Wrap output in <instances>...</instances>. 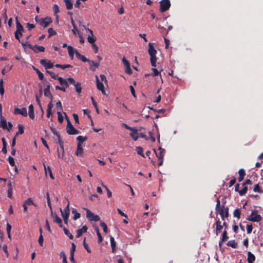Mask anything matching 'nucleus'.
<instances>
[{"label": "nucleus", "mask_w": 263, "mask_h": 263, "mask_svg": "<svg viewBox=\"0 0 263 263\" xmlns=\"http://www.w3.org/2000/svg\"><path fill=\"white\" fill-rule=\"evenodd\" d=\"M148 53L149 55L151 56L150 60H151V65L153 67H155L156 66V61H157V58L156 56V54L157 53V51L154 48L153 44L151 43H149L148 44Z\"/></svg>", "instance_id": "1"}, {"label": "nucleus", "mask_w": 263, "mask_h": 263, "mask_svg": "<svg viewBox=\"0 0 263 263\" xmlns=\"http://www.w3.org/2000/svg\"><path fill=\"white\" fill-rule=\"evenodd\" d=\"M257 211L254 210L252 211L251 214L247 218V220L252 222H259L262 218L261 216L257 214Z\"/></svg>", "instance_id": "2"}, {"label": "nucleus", "mask_w": 263, "mask_h": 263, "mask_svg": "<svg viewBox=\"0 0 263 263\" xmlns=\"http://www.w3.org/2000/svg\"><path fill=\"white\" fill-rule=\"evenodd\" d=\"M67 124L66 126V132L68 134L70 135H77L80 133V131L76 129L71 124L69 119H67Z\"/></svg>", "instance_id": "3"}, {"label": "nucleus", "mask_w": 263, "mask_h": 263, "mask_svg": "<svg viewBox=\"0 0 263 263\" xmlns=\"http://www.w3.org/2000/svg\"><path fill=\"white\" fill-rule=\"evenodd\" d=\"M60 211L61 212V215L63 218L64 223L67 224L68 219L70 213L69 202H68L67 206L64 208V210H62V209H60Z\"/></svg>", "instance_id": "4"}, {"label": "nucleus", "mask_w": 263, "mask_h": 263, "mask_svg": "<svg viewBox=\"0 0 263 263\" xmlns=\"http://www.w3.org/2000/svg\"><path fill=\"white\" fill-rule=\"evenodd\" d=\"M122 126L125 127L126 129H129L132 131L131 133H130V136L133 138V139L135 141H137L138 140L139 136L138 130L137 129L131 127L125 123H123Z\"/></svg>", "instance_id": "5"}, {"label": "nucleus", "mask_w": 263, "mask_h": 263, "mask_svg": "<svg viewBox=\"0 0 263 263\" xmlns=\"http://www.w3.org/2000/svg\"><path fill=\"white\" fill-rule=\"evenodd\" d=\"M160 11L162 12H165L169 9L171 6L170 0H162L160 2Z\"/></svg>", "instance_id": "6"}, {"label": "nucleus", "mask_w": 263, "mask_h": 263, "mask_svg": "<svg viewBox=\"0 0 263 263\" xmlns=\"http://www.w3.org/2000/svg\"><path fill=\"white\" fill-rule=\"evenodd\" d=\"M86 217L88 218L89 221H98L100 220V217L98 215H95L88 209H86Z\"/></svg>", "instance_id": "7"}, {"label": "nucleus", "mask_w": 263, "mask_h": 263, "mask_svg": "<svg viewBox=\"0 0 263 263\" xmlns=\"http://www.w3.org/2000/svg\"><path fill=\"white\" fill-rule=\"evenodd\" d=\"M52 20L50 17H46L39 20L38 23L44 28L47 27L51 23Z\"/></svg>", "instance_id": "8"}, {"label": "nucleus", "mask_w": 263, "mask_h": 263, "mask_svg": "<svg viewBox=\"0 0 263 263\" xmlns=\"http://www.w3.org/2000/svg\"><path fill=\"white\" fill-rule=\"evenodd\" d=\"M40 63L44 66L46 69L52 68L53 67V63H51L50 61H47L45 59L41 60Z\"/></svg>", "instance_id": "9"}, {"label": "nucleus", "mask_w": 263, "mask_h": 263, "mask_svg": "<svg viewBox=\"0 0 263 263\" xmlns=\"http://www.w3.org/2000/svg\"><path fill=\"white\" fill-rule=\"evenodd\" d=\"M96 82H97V89L100 90L102 93L104 95L105 94V90L104 89V86L103 84L100 82L99 78L97 76H96Z\"/></svg>", "instance_id": "10"}, {"label": "nucleus", "mask_w": 263, "mask_h": 263, "mask_svg": "<svg viewBox=\"0 0 263 263\" xmlns=\"http://www.w3.org/2000/svg\"><path fill=\"white\" fill-rule=\"evenodd\" d=\"M50 84L49 82H46V88L44 89V95L46 97H49L52 101L53 96L50 91Z\"/></svg>", "instance_id": "11"}, {"label": "nucleus", "mask_w": 263, "mask_h": 263, "mask_svg": "<svg viewBox=\"0 0 263 263\" xmlns=\"http://www.w3.org/2000/svg\"><path fill=\"white\" fill-rule=\"evenodd\" d=\"M16 20V30L15 32L17 33H19L21 36L23 35V31H24L23 26L21 25L20 22L18 21L17 17L15 18Z\"/></svg>", "instance_id": "12"}, {"label": "nucleus", "mask_w": 263, "mask_h": 263, "mask_svg": "<svg viewBox=\"0 0 263 263\" xmlns=\"http://www.w3.org/2000/svg\"><path fill=\"white\" fill-rule=\"evenodd\" d=\"M51 215L53 218V222L59 224V227L62 228L63 227V225L62 224V219L57 215L56 213L53 214V212H52Z\"/></svg>", "instance_id": "13"}, {"label": "nucleus", "mask_w": 263, "mask_h": 263, "mask_svg": "<svg viewBox=\"0 0 263 263\" xmlns=\"http://www.w3.org/2000/svg\"><path fill=\"white\" fill-rule=\"evenodd\" d=\"M215 224L216 226L215 234L216 235H218L221 232V230L223 228V226H222L221 222L219 219L216 220Z\"/></svg>", "instance_id": "14"}, {"label": "nucleus", "mask_w": 263, "mask_h": 263, "mask_svg": "<svg viewBox=\"0 0 263 263\" xmlns=\"http://www.w3.org/2000/svg\"><path fill=\"white\" fill-rule=\"evenodd\" d=\"M87 227L85 225L83 226L82 228L78 229L77 231L76 237L79 238L84 233L87 232Z\"/></svg>", "instance_id": "15"}, {"label": "nucleus", "mask_w": 263, "mask_h": 263, "mask_svg": "<svg viewBox=\"0 0 263 263\" xmlns=\"http://www.w3.org/2000/svg\"><path fill=\"white\" fill-rule=\"evenodd\" d=\"M74 53L76 54V55L77 58L81 60H82L83 62H88L89 63H90V60L87 59L86 57H85L84 55H81L77 50H75Z\"/></svg>", "instance_id": "16"}, {"label": "nucleus", "mask_w": 263, "mask_h": 263, "mask_svg": "<svg viewBox=\"0 0 263 263\" xmlns=\"http://www.w3.org/2000/svg\"><path fill=\"white\" fill-rule=\"evenodd\" d=\"M45 162V160H43V166H44V171L45 172V174L47 175V173H48L50 178L52 179H54V177H53V175H52L51 169L50 167L49 166L46 167Z\"/></svg>", "instance_id": "17"}, {"label": "nucleus", "mask_w": 263, "mask_h": 263, "mask_svg": "<svg viewBox=\"0 0 263 263\" xmlns=\"http://www.w3.org/2000/svg\"><path fill=\"white\" fill-rule=\"evenodd\" d=\"M45 48L43 46H39L35 45L32 46V50H33L35 53H37L38 52H43L45 51Z\"/></svg>", "instance_id": "18"}, {"label": "nucleus", "mask_w": 263, "mask_h": 263, "mask_svg": "<svg viewBox=\"0 0 263 263\" xmlns=\"http://www.w3.org/2000/svg\"><path fill=\"white\" fill-rule=\"evenodd\" d=\"M0 127H2L3 129H5L6 128H7L6 120L2 115L0 116Z\"/></svg>", "instance_id": "19"}, {"label": "nucleus", "mask_w": 263, "mask_h": 263, "mask_svg": "<svg viewBox=\"0 0 263 263\" xmlns=\"http://www.w3.org/2000/svg\"><path fill=\"white\" fill-rule=\"evenodd\" d=\"M88 31H89L91 36L89 35L87 37L88 42L91 44H95V42L96 41V37L93 35V32L91 30L89 29V28L87 29Z\"/></svg>", "instance_id": "20"}, {"label": "nucleus", "mask_w": 263, "mask_h": 263, "mask_svg": "<svg viewBox=\"0 0 263 263\" xmlns=\"http://www.w3.org/2000/svg\"><path fill=\"white\" fill-rule=\"evenodd\" d=\"M248 258L247 260L248 263H253L255 260V256L251 252H248L247 253Z\"/></svg>", "instance_id": "21"}, {"label": "nucleus", "mask_w": 263, "mask_h": 263, "mask_svg": "<svg viewBox=\"0 0 263 263\" xmlns=\"http://www.w3.org/2000/svg\"><path fill=\"white\" fill-rule=\"evenodd\" d=\"M238 174H239L238 181H239V182H241L243 180L244 177L246 175V172H245V170L243 168H240L238 171Z\"/></svg>", "instance_id": "22"}, {"label": "nucleus", "mask_w": 263, "mask_h": 263, "mask_svg": "<svg viewBox=\"0 0 263 263\" xmlns=\"http://www.w3.org/2000/svg\"><path fill=\"white\" fill-rule=\"evenodd\" d=\"M83 152V148L82 144H77V151L75 153L76 155L77 156H82Z\"/></svg>", "instance_id": "23"}, {"label": "nucleus", "mask_w": 263, "mask_h": 263, "mask_svg": "<svg viewBox=\"0 0 263 263\" xmlns=\"http://www.w3.org/2000/svg\"><path fill=\"white\" fill-rule=\"evenodd\" d=\"M229 237L227 236V230H224L222 235V238L221 240L219 241V245L220 246L222 242H224L228 240Z\"/></svg>", "instance_id": "24"}, {"label": "nucleus", "mask_w": 263, "mask_h": 263, "mask_svg": "<svg viewBox=\"0 0 263 263\" xmlns=\"http://www.w3.org/2000/svg\"><path fill=\"white\" fill-rule=\"evenodd\" d=\"M28 115L29 117L33 119L34 118V107L32 104H30L29 106V112Z\"/></svg>", "instance_id": "25"}, {"label": "nucleus", "mask_w": 263, "mask_h": 263, "mask_svg": "<svg viewBox=\"0 0 263 263\" xmlns=\"http://www.w3.org/2000/svg\"><path fill=\"white\" fill-rule=\"evenodd\" d=\"M76 49H74L72 46H68V52L69 57L71 59H73L74 53Z\"/></svg>", "instance_id": "26"}, {"label": "nucleus", "mask_w": 263, "mask_h": 263, "mask_svg": "<svg viewBox=\"0 0 263 263\" xmlns=\"http://www.w3.org/2000/svg\"><path fill=\"white\" fill-rule=\"evenodd\" d=\"M57 152L58 158L63 159L64 157V148H63V149L60 148V149L59 148H58Z\"/></svg>", "instance_id": "27"}, {"label": "nucleus", "mask_w": 263, "mask_h": 263, "mask_svg": "<svg viewBox=\"0 0 263 263\" xmlns=\"http://www.w3.org/2000/svg\"><path fill=\"white\" fill-rule=\"evenodd\" d=\"M227 245L231 247L232 248L235 249L237 247V243L235 240H231L228 242Z\"/></svg>", "instance_id": "28"}, {"label": "nucleus", "mask_w": 263, "mask_h": 263, "mask_svg": "<svg viewBox=\"0 0 263 263\" xmlns=\"http://www.w3.org/2000/svg\"><path fill=\"white\" fill-rule=\"evenodd\" d=\"M110 245L112 249V252L115 253L116 251V242L113 237L111 236L110 238Z\"/></svg>", "instance_id": "29"}, {"label": "nucleus", "mask_w": 263, "mask_h": 263, "mask_svg": "<svg viewBox=\"0 0 263 263\" xmlns=\"http://www.w3.org/2000/svg\"><path fill=\"white\" fill-rule=\"evenodd\" d=\"M72 213L74 214L73 219L74 220L78 219L81 216L80 213H78L76 209H72Z\"/></svg>", "instance_id": "30"}, {"label": "nucleus", "mask_w": 263, "mask_h": 263, "mask_svg": "<svg viewBox=\"0 0 263 263\" xmlns=\"http://www.w3.org/2000/svg\"><path fill=\"white\" fill-rule=\"evenodd\" d=\"M57 79L59 81L61 85H64L66 86H68V82L65 79H64L62 77H57Z\"/></svg>", "instance_id": "31"}, {"label": "nucleus", "mask_w": 263, "mask_h": 263, "mask_svg": "<svg viewBox=\"0 0 263 263\" xmlns=\"http://www.w3.org/2000/svg\"><path fill=\"white\" fill-rule=\"evenodd\" d=\"M32 68L37 74L39 79L40 80H43V79H44L43 74L38 69L36 68L35 67L33 66Z\"/></svg>", "instance_id": "32"}, {"label": "nucleus", "mask_w": 263, "mask_h": 263, "mask_svg": "<svg viewBox=\"0 0 263 263\" xmlns=\"http://www.w3.org/2000/svg\"><path fill=\"white\" fill-rule=\"evenodd\" d=\"M95 230L96 231V233H97V235L98 236V243H100L102 242V240H103V238H102V237L101 236V234L99 231V228L98 227H96L95 228Z\"/></svg>", "instance_id": "33"}, {"label": "nucleus", "mask_w": 263, "mask_h": 263, "mask_svg": "<svg viewBox=\"0 0 263 263\" xmlns=\"http://www.w3.org/2000/svg\"><path fill=\"white\" fill-rule=\"evenodd\" d=\"M65 3L66 9L68 10H71L72 9V3L71 0H64Z\"/></svg>", "instance_id": "34"}, {"label": "nucleus", "mask_w": 263, "mask_h": 263, "mask_svg": "<svg viewBox=\"0 0 263 263\" xmlns=\"http://www.w3.org/2000/svg\"><path fill=\"white\" fill-rule=\"evenodd\" d=\"M76 91L78 93H80L82 91L81 84L79 82H77L74 85Z\"/></svg>", "instance_id": "35"}, {"label": "nucleus", "mask_w": 263, "mask_h": 263, "mask_svg": "<svg viewBox=\"0 0 263 263\" xmlns=\"http://www.w3.org/2000/svg\"><path fill=\"white\" fill-rule=\"evenodd\" d=\"M241 211L239 209H237L233 212V216L239 219L240 218Z\"/></svg>", "instance_id": "36"}, {"label": "nucleus", "mask_w": 263, "mask_h": 263, "mask_svg": "<svg viewBox=\"0 0 263 263\" xmlns=\"http://www.w3.org/2000/svg\"><path fill=\"white\" fill-rule=\"evenodd\" d=\"M24 203L27 205H33L34 206L36 207V204L33 202L32 199L30 198H28L26 200H25Z\"/></svg>", "instance_id": "37"}, {"label": "nucleus", "mask_w": 263, "mask_h": 263, "mask_svg": "<svg viewBox=\"0 0 263 263\" xmlns=\"http://www.w3.org/2000/svg\"><path fill=\"white\" fill-rule=\"evenodd\" d=\"M62 228H63V231L65 235H66L70 239H72L73 236L69 232V230L64 227Z\"/></svg>", "instance_id": "38"}, {"label": "nucleus", "mask_w": 263, "mask_h": 263, "mask_svg": "<svg viewBox=\"0 0 263 263\" xmlns=\"http://www.w3.org/2000/svg\"><path fill=\"white\" fill-rule=\"evenodd\" d=\"M55 66L57 68H61L63 69H64L67 68L72 67V66L69 64L61 65L59 64H57L55 65Z\"/></svg>", "instance_id": "39"}, {"label": "nucleus", "mask_w": 263, "mask_h": 263, "mask_svg": "<svg viewBox=\"0 0 263 263\" xmlns=\"http://www.w3.org/2000/svg\"><path fill=\"white\" fill-rule=\"evenodd\" d=\"M77 139L78 141V144H82V143L84 142L85 140H87V137H83L81 136H79L77 138Z\"/></svg>", "instance_id": "40"}, {"label": "nucleus", "mask_w": 263, "mask_h": 263, "mask_svg": "<svg viewBox=\"0 0 263 263\" xmlns=\"http://www.w3.org/2000/svg\"><path fill=\"white\" fill-rule=\"evenodd\" d=\"M137 153L138 155L141 156L143 157H145L143 154V149L142 147L138 146L136 148Z\"/></svg>", "instance_id": "41"}, {"label": "nucleus", "mask_w": 263, "mask_h": 263, "mask_svg": "<svg viewBox=\"0 0 263 263\" xmlns=\"http://www.w3.org/2000/svg\"><path fill=\"white\" fill-rule=\"evenodd\" d=\"M253 191L254 192H257L259 193H263V190L260 187L258 184H257L254 186V187L253 189Z\"/></svg>", "instance_id": "42"}, {"label": "nucleus", "mask_w": 263, "mask_h": 263, "mask_svg": "<svg viewBox=\"0 0 263 263\" xmlns=\"http://www.w3.org/2000/svg\"><path fill=\"white\" fill-rule=\"evenodd\" d=\"M18 130L15 134V137H16L17 135L20 134H23L24 132V127L22 125L19 124L18 125Z\"/></svg>", "instance_id": "43"}, {"label": "nucleus", "mask_w": 263, "mask_h": 263, "mask_svg": "<svg viewBox=\"0 0 263 263\" xmlns=\"http://www.w3.org/2000/svg\"><path fill=\"white\" fill-rule=\"evenodd\" d=\"M159 149L160 150V153L159 154V155H158L157 154H156V155L157 156L158 159L160 160V159H163L164 153L165 150L164 149H162L161 147H160L159 148Z\"/></svg>", "instance_id": "44"}, {"label": "nucleus", "mask_w": 263, "mask_h": 263, "mask_svg": "<svg viewBox=\"0 0 263 263\" xmlns=\"http://www.w3.org/2000/svg\"><path fill=\"white\" fill-rule=\"evenodd\" d=\"M226 208V206H225L224 205H222L220 208L219 210H218V211H219V213L221 216V219H223V214H224Z\"/></svg>", "instance_id": "45"}, {"label": "nucleus", "mask_w": 263, "mask_h": 263, "mask_svg": "<svg viewBox=\"0 0 263 263\" xmlns=\"http://www.w3.org/2000/svg\"><path fill=\"white\" fill-rule=\"evenodd\" d=\"M83 245L84 248L86 250L87 252L88 253H90L91 250L89 248L88 244L86 242V238H84V239Z\"/></svg>", "instance_id": "46"}, {"label": "nucleus", "mask_w": 263, "mask_h": 263, "mask_svg": "<svg viewBox=\"0 0 263 263\" xmlns=\"http://www.w3.org/2000/svg\"><path fill=\"white\" fill-rule=\"evenodd\" d=\"M247 191H248V187H247V186L245 185V186H243V189H241V190H240V191H239V194L240 195V196L245 195L246 194Z\"/></svg>", "instance_id": "47"}, {"label": "nucleus", "mask_w": 263, "mask_h": 263, "mask_svg": "<svg viewBox=\"0 0 263 263\" xmlns=\"http://www.w3.org/2000/svg\"><path fill=\"white\" fill-rule=\"evenodd\" d=\"M48 32L49 33L48 37H50L52 35H54L57 34V32L53 29L52 28H49L48 29Z\"/></svg>", "instance_id": "48"}, {"label": "nucleus", "mask_w": 263, "mask_h": 263, "mask_svg": "<svg viewBox=\"0 0 263 263\" xmlns=\"http://www.w3.org/2000/svg\"><path fill=\"white\" fill-rule=\"evenodd\" d=\"M229 208L226 206L224 214H223V219H222V220L224 221V218H228L229 217Z\"/></svg>", "instance_id": "49"}, {"label": "nucleus", "mask_w": 263, "mask_h": 263, "mask_svg": "<svg viewBox=\"0 0 263 263\" xmlns=\"http://www.w3.org/2000/svg\"><path fill=\"white\" fill-rule=\"evenodd\" d=\"M61 111H58V121L60 123H62L63 122V117L62 116V113L61 112Z\"/></svg>", "instance_id": "50"}, {"label": "nucleus", "mask_w": 263, "mask_h": 263, "mask_svg": "<svg viewBox=\"0 0 263 263\" xmlns=\"http://www.w3.org/2000/svg\"><path fill=\"white\" fill-rule=\"evenodd\" d=\"M100 226L103 228V231L105 233H107L108 229H107V226L106 224V223L104 222H101Z\"/></svg>", "instance_id": "51"}, {"label": "nucleus", "mask_w": 263, "mask_h": 263, "mask_svg": "<svg viewBox=\"0 0 263 263\" xmlns=\"http://www.w3.org/2000/svg\"><path fill=\"white\" fill-rule=\"evenodd\" d=\"M20 43H21L23 47H27L29 49L32 50L33 46L31 44H29L28 42H21Z\"/></svg>", "instance_id": "52"}, {"label": "nucleus", "mask_w": 263, "mask_h": 263, "mask_svg": "<svg viewBox=\"0 0 263 263\" xmlns=\"http://www.w3.org/2000/svg\"><path fill=\"white\" fill-rule=\"evenodd\" d=\"M102 186L106 189V190L107 191V195L108 198H110L112 196L111 192L108 189V188L107 186H106L104 184H102Z\"/></svg>", "instance_id": "53"}, {"label": "nucleus", "mask_w": 263, "mask_h": 263, "mask_svg": "<svg viewBox=\"0 0 263 263\" xmlns=\"http://www.w3.org/2000/svg\"><path fill=\"white\" fill-rule=\"evenodd\" d=\"M21 115H22L24 117H27V109L25 107H23L22 109H21Z\"/></svg>", "instance_id": "54"}, {"label": "nucleus", "mask_w": 263, "mask_h": 263, "mask_svg": "<svg viewBox=\"0 0 263 263\" xmlns=\"http://www.w3.org/2000/svg\"><path fill=\"white\" fill-rule=\"evenodd\" d=\"M43 241H44L43 236L42 234H41L40 235L38 241H39V243L40 246L41 247H42L43 245Z\"/></svg>", "instance_id": "55"}, {"label": "nucleus", "mask_w": 263, "mask_h": 263, "mask_svg": "<svg viewBox=\"0 0 263 263\" xmlns=\"http://www.w3.org/2000/svg\"><path fill=\"white\" fill-rule=\"evenodd\" d=\"M220 207H221L220 206V201L219 199L218 198L216 200V208H215L216 211L217 212Z\"/></svg>", "instance_id": "56"}, {"label": "nucleus", "mask_w": 263, "mask_h": 263, "mask_svg": "<svg viewBox=\"0 0 263 263\" xmlns=\"http://www.w3.org/2000/svg\"><path fill=\"white\" fill-rule=\"evenodd\" d=\"M8 161L10 165L11 166H14L15 165V162L13 158H12L11 156H9L8 157Z\"/></svg>", "instance_id": "57"}, {"label": "nucleus", "mask_w": 263, "mask_h": 263, "mask_svg": "<svg viewBox=\"0 0 263 263\" xmlns=\"http://www.w3.org/2000/svg\"><path fill=\"white\" fill-rule=\"evenodd\" d=\"M253 227L252 224L247 225V232L248 234H250L252 231Z\"/></svg>", "instance_id": "58"}, {"label": "nucleus", "mask_w": 263, "mask_h": 263, "mask_svg": "<svg viewBox=\"0 0 263 263\" xmlns=\"http://www.w3.org/2000/svg\"><path fill=\"white\" fill-rule=\"evenodd\" d=\"M47 72L51 76L52 78H53L55 80L57 79L58 75L55 74L54 72L49 71V70H47Z\"/></svg>", "instance_id": "59"}, {"label": "nucleus", "mask_w": 263, "mask_h": 263, "mask_svg": "<svg viewBox=\"0 0 263 263\" xmlns=\"http://www.w3.org/2000/svg\"><path fill=\"white\" fill-rule=\"evenodd\" d=\"M76 246L75 244L73 242H72L71 243V248L70 249V254L74 253V252L76 251Z\"/></svg>", "instance_id": "60"}, {"label": "nucleus", "mask_w": 263, "mask_h": 263, "mask_svg": "<svg viewBox=\"0 0 263 263\" xmlns=\"http://www.w3.org/2000/svg\"><path fill=\"white\" fill-rule=\"evenodd\" d=\"M57 107L60 110V111L63 110L62 105L60 101H59L57 104Z\"/></svg>", "instance_id": "61"}, {"label": "nucleus", "mask_w": 263, "mask_h": 263, "mask_svg": "<svg viewBox=\"0 0 263 263\" xmlns=\"http://www.w3.org/2000/svg\"><path fill=\"white\" fill-rule=\"evenodd\" d=\"M7 196L9 198H12V189H8L7 191Z\"/></svg>", "instance_id": "62"}, {"label": "nucleus", "mask_w": 263, "mask_h": 263, "mask_svg": "<svg viewBox=\"0 0 263 263\" xmlns=\"http://www.w3.org/2000/svg\"><path fill=\"white\" fill-rule=\"evenodd\" d=\"M122 62L125 67L130 65L129 62L124 57L122 59Z\"/></svg>", "instance_id": "63"}, {"label": "nucleus", "mask_w": 263, "mask_h": 263, "mask_svg": "<svg viewBox=\"0 0 263 263\" xmlns=\"http://www.w3.org/2000/svg\"><path fill=\"white\" fill-rule=\"evenodd\" d=\"M27 27L29 30H31L32 29L35 27V26L32 24L28 23L27 24Z\"/></svg>", "instance_id": "64"}]
</instances>
